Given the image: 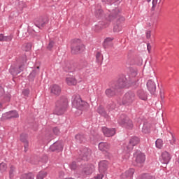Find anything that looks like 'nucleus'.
<instances>
[{"label":"nucleus","mask_w":179,"mask_h":179,"mask_svg":"<svg viewBox=\"0 0 179 179\" xmlns=\"http://www.w3.org/2000/svg\"><path fill=\"white\" fill-rule=\"evenodd\" d=\"M75 138L77 142H83V141H85V136L82 134H77Z\"/></svg>","instance_id":"obj_32"},{"label":"nucleus","mask_w":179,"mask_h":179,"mask_svg":"<svg viewBox=\"0 0 179 179\" xmlns=\"http://www.w3.org/2000/svg\"><path fill=\"white\" fill-rule=\"evenodd\" d=\"M142 179H155V177L148 175H144Z\"/></svg>","instance_id":"obj_45"},{"label":"nucleus","mask_w":179,"mask_h":179,"mask_svg":"<svg viewBox=\"0 0 179 179\" xmlns=\"http://www.w3.org/2000/svg\"><path fill=\"white\" fill-rule=\"evenodd\" d=\"M99 148L102 152H107V150H110V144L107 143H100L99 144Z\"/></svg>","instance_id":"obj_20"},{"label":"nucleus","mask_w":179,"mask_h":179,"mask_svg":"<svg viewBox=\"0 0 179 179\" xmlns=\"http://www.w3.org/2000/svg\"><path fill=\"white\" fill-rule=\"evenodd\" d=\"M157 5V0H152V6L155 8Z\"/></svg>","instance_id":"obj_52"},{"label":"nucleus","mask_w":179,"mask_h":179,"mask_svg":"<svg viewBox=\"0 0 179 179\" xmlns=\"http://www.w3.org/2000/svg\"><path fill=\"white\" fill-rule=\"evenodd\" d=\"M147 87L151 94H153L155 93V92H156V85L155 84V82H153L152 80H149L148 81Z\"/></svg>","instance_id":"obj_15"},{"label":"nucleus","mask_w":179,"mask_h":179,"mask_svg":"<svg viewBox=\"0 0 179 179\" xmlns=\"http://www.w3.org/2000/svg\"><path fill=\"white\" fill-rule=\"evenodd\" d=\"M64 71H69V64H67L66 66L63 65Z\"/></svg>","instance_id":"obj_49"},{"label":"nucleus","mask_w":179,"mask_h":179,"mask_svg":"<svg viewBox=\"0 0 179 179\" xmlns=\"http://www.w3.org/2000/svg\"><path fill=\"white\" fill-rule=\"evenodd\" d=\"M122 26L123 24L122 23H117L116 25L113 27V31L115 33H120V31H122Z\"/></svg>","instance_id":"obj_22"},{"label":"nucleus","mask_w":179,"mask_h":179,"mask_svg":"<svg viewBox=\"0 0 179 179\" xmlns=\"http://www.w3.org/2000/svg\"><path fill=\"white\" fill-rule=\"evenodd\" d=\"M113 40H114V38H106L103 42V47L107 48L108 45H111Z\"/></svg>","instance_id":"obj_24"},{"label":"nucleus","mask_w":179,"mask_h":179,"mask_svg":"<svg viewBox=\"0 0 179 179\" xmlns=\"http://www.w3.org/2000/svg\"><path fill=\"white\" fill-rule=\"evenodd\" d=\"M85 51V45L83 43H74L71 47L72 54H78V52H83Z\"/></svg>","instance_id":"obj_6"},{"label":"nucleus","mask_w":179,"mask_h":179,"mask_svg":"<svg viewBox=\"0 0 179 179\" xmlns=\"http://www.w3.org/2000/svg\"><path fill=\"white\" fill-rule=\"evenodd\" d=\"M155 145L158 149H162V148H163V140L160 138L157 139L155 142Z\"/></svg>","instance_id":"obj_29"},{"label":"nucleus","mask_w":179,"mask_h":179,"mask_svg":"<svg viewBox=\"0 0 179 179\" xmlns=\"http://www.w3.org/2000/svg\"><path fill=\"white\" fill-rule=\"evenodd\" d=\"M102 132L105 136L110 138L115 135V129H108L106 127L102 128Z\"/></svg>","instance_id":"obj_11"},{"label":"nucleus","mask_w":179,"mask_h":179,"mask_svg":"<svg viewBox=\"0 0 179 179\" xmlns=\"http://www.w3.org/2000/svg\"><path fill=\"white\" fill-rule=\"evenodd\" d=\"M22 94H24V96H29V94H30V90H24L22 91Z\"/></svg>","instance_id":"obj_42"},{"label":"nucleus","mask_w":179,"mask_h":179,"mask_svg":"<svg viewBox=\"0 0 179 179\" xmlns=\"http://www.w3.org/2000/svg\"><path fill=\"white\" fill-rule=\"evenodd\" d=\"M0 41H12V36H3V34H0Z\"/></svg>","instance_id":"obj_27"},{"label":"nucleus","mask_w":179,"mask_h":179,"mask_svg":"<svg viewBox=\"0 0 179 179\" xmlns=\"http://www.w3.org/2000/svg\"><path fill=\"white\" fill-rule=\"evenodd\" d=\"M147 50H148V52H150V50H152V46L150 45V43H148Z\"/></svg>","instance_id":"obj_50"},{"label":"nucleus","mask_w":179,"mask_h":179,"mask_svg":"<svg viewBox=\"0 0 179 179\" xmlns=\"http://www.w3.org/2000/svg\"><path fill=\"white\" fill-rule=\"evenodd\" d=\"M94 171V166L92 164L85 165L83 168V176H90Z\"/></svg>","instance_id":"obj_10"},{"label":"nucleus","mask_w":179,"mask_h":179,"mask_svg":"<svg viewBox=\"0 0 179 179\" xmlns=\"http://www.w3.org/2000/svg\"><path fill=\"white\" fill-rule=\"evenodd\" d=\"M66 108H68V99L62 96L57 101L53 113L56 115H62L66 111Z\"/></svg>","instance_id":"obj_1"},{"label":"nucleus","mask_w":179,"mask_h":179,"mask_svg":"<svg viewBox=\"0 0 179 179\" xmlns=\"http://www.w3.org/2000/svg\"><path fill=\"white\" fill-rule=\"evenodd\" d=\"M36 23H38V27H44L47 23H48V20L47 18L41 17L38 20H36Z\"/></svg>","instance_id":"obj_19"},{"label":"nucleus","mask_w":179,"mask_h":179,"mask_svg":"<svg viewBox=\"0 0 179 179\" xmlns=\"http://www.w3.org/2000/svg\"><path fill=\"white\" fill-rule=\"evenodd\" d=\"M22 71H23V66H20V71L18 72L15 71V70H13V69H10V73L14 76H16V75H17V73H20V72H22Z\"/></svg>","instance_id":"obj_34"},{"label":"nucleus","mask_w":179,"mask_h":179,"mask_svg":"<svg viewBox=\"0 0 179 179\" xmlns=\"http://www.w3.org/2000/svg\"><path fill=\"white\" fill-rule=\"evenodd\" d=\"M3 93H5L3 88L1 86H0V97H1V96H3Z\"/></svg>","instance_id":"obj_48"},{"label":"nucleus","mask_w":179,"mask_h":179,"mask_svg":"<svg viewBox=\"0 0 179 179\" xmlns=\"http://www.w3.org/2000/svg\"><path fill=\"white\" fill-rule=\"evenodd\" d=\"M7 169H8V166H6V164L5 163L0 164V171H1V173H3V171H6Z\"/></svg>","instance_id":"obj_36"},{"label":"nucleus","mask_w":179,"mask_h":179,"mask_svg":"<svg viewBox=\"0 0 179 179\" xmlns=\"http://www.w3.org/2000/svg\"><path fill=\"white\" fill-rule=\"evenodd\" d=\"M21 179H34V175L32 173H25L22 176Z\"/></svg>","instance_id":"obj_33"},{"label":"nucleus","mask_w":179,"mask_h":179,"mask_svg":"<svg viewBox=\"0 0 179 179\" xmlns=\"http://www.w3.org/2000/svg\"><path fill=\"white\" fill-rule=\"evenodd\" d=\"M102 13L103 10L101 9H98L95 11V16H96V17H100Z\"/></svg>","instance_id":"obj_40"},{"label":"nucleus","mask_w":179,"mask_h":179,"mask_svg":"<svg viewBox=\"0 0 179 179\" xmlns=\"http://www.w3.org/2000/svg\"><path fill=\"white\" fill-rule=\"evenodd\" d=\"M170 160H171V155H170V153L166 151L162 152L161 155V162L164 163V164H168V163L170 162Z\"/></svg>","instance_id":"obj_12"},{"label":"nucleus","mask_w":179,"mask_h":179,"mask_svg":"<svg viewBox=\"0 0 179 179\" xmlns=\"http://www.w3.org/2000/svg\"><path fill=\"white\" fill-rule=\"evenodd\" d=\"M151 125L150 123L145 122L143 126L142 131L144 134H149L150 132Z\"/></svg>","instance_id":"obj_21"},{"label":"nucleus","mask_w":179,"mask_h":179,"mask_svg":"<svg viewBox=\"0 0 179 179\" xmlns=\"http://www.w3.org/2000/svg\"><path fill=\"white\" fill-rule=\"evenodd\" d=\"M103 177V174H99L96 177H95V179H102Z\"/></svg>","instance_id":"obj_53"},{"label":"nucleus","mask_w":179,"mask_h":179,"mask_svg":"<svg viewBox=\"0 0 179 179\" xmlns=\"http://www.w3.org/2000/svg\"><path fill=\"white\" fill-rule=\"evenodd\" d=\"M134 173H135V169H130L124 173V176H126V177H129L131 178L132 176H134Z\"/></svg>","instance_id":"obj_26"},{"label":"nucleus","mask_w":179,"mask_h":179,"mask_svg":"<svg viewBox=\"0 0 179 179\" xmlns=\"http://www.w3.org/2000/svg\"><path fill=\"white\" fill-rule=\"evenodd\" d=\"M73 106L79 110L80 112L77 114V115H80L82 114V111H85V110H87L89 108V103L82 100V99L79 96H77L73 101Z\"/></svg>","instance_id":"obj_2"},{"label":"nucleus","mask_w":179,"mask_h":179,"mask_svg":"<svg viewBox=\"0 0 179 179\" xmlns=\"http://www.w3.org/2000/svg\"><path fill=\"white\" fill-rule=\"evenodd\" d=\"M134 101H135V94L132 92H127L122 100V103L124 106H131Z\"/></svg>","instance_id":"obj_3"},{"label":"nucleus","mask_w":179,"mask_h":179,"mask_svg":"<svg viewBox=\"0 0 179 179\" xmlns=\"http://www.w3.org/2000/svg\"><path fill=\"white\" fill-rule=\"evenodd\" d=\"M90 155H92V151L87 148H84L80 154L83 160H87L90 157Z\"/></svg>","instance_id":"obj_16"},{"label":"nucleus","mask_w":179,"mask_h":179,"mask_svg":"<svg viewBox=\"0 0 179 179\" xmlns=\"http://www.w3.org/2000/svg\"><path fill=\"white\" fill-rule=\"evenodd\" d=\"M176 141H177V139H176V137H174V136L172 134V139L170 140V143H171V145H176Z\"/></svg>","instance_id":"obj_41"},{"label":"nucleus","mask_w":179,"mask_h":179,"mask_svg":"<svg viewBox=\"0 0 179 179\" xmlns=\"http://www.w3.org/2000/svg\"><path fill=\"white\" fill-rule=\"evenodd\" d=\"M99 30H101V27H99V25H96L95 27V31H99Z\"/></svg>","instance_id":"obj_54"},{"label":"nucleus","mask_w":179,"mask_h":179,"mask_svg":"<svg viewBox=\"0 0 179 179\" xmlns=\"http://www.w3.org/2000/svg\"><path fill=\"white\" fill-rule=\"evenodd\" d=\"M53 132L55 134V135H58V134H59V129L57 127L53 128Z\"/></svg>","instance_id":"obj_47"},{"label":"nucleus","mask_w":179,"mask_h":179,"mask_svg":"<svg viewBox=\"0 0 179 179\" xmlns=\"http://www.w3.org/2000/svg\"><path fill=\"white\" fill-rule=\"evenodd\" d=\"M146 160V156L142 152H137L136 156V163L137 166H141Z\"/></svg>","instance_id":"obj_8"},{"label":"nucleus","mask_w":179,"mask_h":179,"mask_svg":"<svg viewBox=\"0 0 179 179\" xmlns=\"http://www.w3.org/2000/svg\"><path fill=\"white\" fill-rule=\"evenodd\" d=\"M23 51H30L31 50V43H25L22 45Z\"/></svg>","instance_id":"obj_30"},{"label":"nucleus","mask_w":179,"mask_h":179,"mask_svg":"<svg viewBox=\"0 0 179 179\" xmlns=\"http://www.w3.org/2000/svg\"><path fill=\"white\" fill-rule=\"evenodd\" d=\"M66 83L69 86H75L77 85L78 80H76V78H75V77L69 76L66 78Z\"/></svg>","instance_id":"obj_14"},{"label":"nucleus","mask_w":179,"mask_h":179,"mask_svg":"<svg viewBox=\"0 0 179 179\" xmlns=\"http://www.w3.org/2000/svg\"><path fill=\"white\" fill-rule=\"evenodd\" d=\"M115 108V106H113L112 107H110L111 110H114Z\"/></svg>","instance_id":"obj_55"},{"label":"nucleus","mask_w":179,"mask_h":179,"mask_svg":"<svg viewBox=\"0 0 179 179\" xmlns=\"http://www.w3.org/2000/svg\"><path fill=\"white\" fill-rule=\"evenodd\" d=\"M50 94L52 96H59L61 94V86L53 84L50 87Z\"/></svg>","instance_id":"obj_7"},{"label":"nucleus","mask_w":179,"mask_h":179,"mask_svg":"<svg viewBox=\"0 0 179 179\" xmlns=\"http://www.w3.org/2000/svg\"><path fill=\"white\" fill-rule=\"evenodd\" d=\"M96 61L97 62H101V61H103V56L101 55V52H97L96 55Z\"/></svg>","instance_id":"obj_38"},{"label":"nucleus","mask_w":179,"mask_h":179,"mask_svg":"<svg viewBox=\"0 0 179 179\" xmlns=\"http://www.w3.org/2000/svg\"><path fill=\"white\" fill-rule=\"evenodd\" d=\"M15 166H11L10 172H9V176L10 179H12V178L15 176Z\"/></svg>","instance_id":"obj_35"},{"label":"nucleus","mask_w":179,"mask_h":179,"mask_svg":"<svg viewBox=\"0 0 179 179\" xmlns=\"http://www.w3.org/2000/svg\"><path fill=\"white\" fill-rule=\"evenodd\" d=\"M139 142H141V140L138 137H132L129 141V145L126 147V152H131L134 149V146L138 145Z\"/></svg>","instance_id":"obj_5"},{"label":"nucleus","mask_w":179,"mask_h":179,"mask_svg":"<svg viewBox=\"0 0 179 179\" xmlns=\"http://www.w3.org/2000/svg\"><path fill=\"white\" fill-rule=\"evenodd\" d=\"M24 152L29 149V141L24 143Z\"/></svg>","instance_id":"obj_43"},{"label":"nucleus","mask_w":179,"mask_h":179,"mask_svg":"<svg viewBox=\"0 0 179 179\" xmlns=\"http://www.w3.org/2000/svg\"><path fill=\"white\" fill-rule=\"evenodd\" d=\"M52 47H54V41H51L48 45V50H51Z\"/></svg>","instance_id":"obj_46"},{"label":"nucleus","mask_w":179,"mask_h":179,"mask_svg":"<svg viewBox=\"0 0 179 179\" xmlns=\"http://www.w3.org/2000/svg\"><path fill=\"white\" fill-rule=\"evenodd\" d=\"M39 69H40V66H37L36 69L33 70L29 75L30 78H34L36 75L38 73Z\"/></svg>","instance_id":"obj_31"},{"label":"nucleus","mask_w":179,"mask_h":179,"mask_svg":"<svg viewBox=\"0 0 179 179\" xmlns=\"http://www.w3.org/2000/svg\"><path fill=\"white\" fill-rule=\"evenodd\" d=\"M150 37H151V32H150V31H148L146 33V38H150Z\"/></svg>","instance_id":"obj_51"},{"label":"nucleus","mask_w":179,"mask_h":179,"mask_svg":"<svg viewBox=\"0 0 179 179\" xmlns=\"http://www.w3.org/2000/svg\"><path fill=\"white\" fill-rule=\"evenodd\" d=\"M115 1H119V0H115Z\"/></svg>","instance_id":"obj_58"},{"label":"nucleus","mask_w":179,"mask_h":179,"mask_svg":"<svg viewBox=\"0 0 179 179\" xmlns=\"http://www.w3.org/2000/svg\"><path fill=\"white\" fill-rule=\"evenodd\" d=\"M10 118H19V113L16 110H13L3 114L2 120H9Z\"/></svg>","instance_id":"obj_9"},{"label":"nucleus","mask_w":179,"mask_h":179,"mask_svg":"<svg viewBox=\"0 0 179 179\" xmlns=\"http://www.w3.org/2000/svg\"><path fill=\"white\" fill-rule=\"evenodd\" d=\"M116 93H117V89H115L114 87H110V88H108L105 91V94L108 97H113V96H115Z\"/></svg>","instance_id":"obj_17"},{"label":"nucleus","mask_w":179,"mask_h":179,"mask_svg":"<svg viewBox=\"0 0 179 179\" xmlns=\"http://www.w3.org/2000/svg\"><path fill=\"white\" fill-rule=\"evenodd\" d=\"M150 1H152V0H147V2H150Z\"/></svg>","instance_id":"obj_57"},{"label":"nucleus","mask_w":179,"mask_h":179,"mask_svg":"<svg viewBox=\"0 0 179 179\" xmlns=\"http://www.w3.org/2000/svg\"><path fill=\"white\" fill-rule=\"evenodd\" d=\"M45 177H47V172H45V171H41L36 176V179H44Z\"/></svg>","instance_id":"obj_28"},{"label":"nucleus","mask_w":179,"mask_h":179,"mask_svg":"<svg viewBox=\"0 0 179 179\" xmlns=\"http://www.w3.org/2000/svg\"><path fill=\"white\" fill-rule=\"evenodd\" d=\"M97 113H99V114H101V115H104V114H106L104 108L103 106H99L97 109Z\"/></svg>","instance_id":"obj_39"},{"label":"nucleus","mask_w":179,"mask_h":179,"mask_svg":"<svg viewBox=\"0 0 179 179\" xmlns=\"http://www.w3.org/2000/svg\"><path fill=\"white\" fill-rule=\"evenodd\" d=\"M138 96L141 100H146L148 99V96L146 95V93L143 90L138 91Z\"/></svg>","instance_id":"obj_23"},{"label":"nucleus","mask_w":179,"mask_h":179,"mask_svg":"<svg viewBox=\"0 0 179 179\" xmlns=\"http://www.w3.org/2000/svg\"><path fill=\"white\" fill-rule=\"evenodd\" d=\"M71 169V170H76V162H73L70 165Z\"/></svg>","instance_id":"obj_44"},{"label":"nucleus","mask_w":179,"mask_h":179,"mask_svg":"<svg viewBox=\"0 0 179 179\" xmlns=\"http://www.w3.org/2000/svg\"><path fill=\"white\" fill-rule=\"evenodd\" d=\"M2 108V103H0V110Z\"/></svg>","instance_id":"obj_56"},{"label":"nucleus","mask_w":179,"mask_h":179,"mask_svg":"<svg viewBox=\"0 0 179 179\" xmlns=\"http://www.w3.org/2000/svg\"><path fill=\"white\" fill-rule=\"evenodd\" d=\"M118 122L120 124V125H124V127L128 128L129 129H131V128L134 127L132 124V121L124 115L120 116V119L118 120Z\"/></svg>","instance_id":"obj_4"},{"label":"nucleus","mask_w":179,"mask_h":179,"mask_svg":"<svg viewBox=\"0 0 179 179\" xmlns=\"http://www.w3.org/2000/svg\"><path fill=\"white\" fill-rule=\"evenodd\" d=\"M108 166V162L107 161H101L99 162V171L101 173H104L107 170V166Z\"/></svg>","instance_id":"obj_18"},{"label":"nucleus","mask_w":179,"mask_h":179,"mask_svg":"<svg viewBox=\"0 0 179 179\" xmlns=\"http://www.w3.org/2000/svg\"><path fill=\"white\" fill-rule=\"evenodd\" d=\"M123 87H125V82L122 79H120L116 84V89H122Z\"/></svg>","instance_id":"obj_25"},{"label":"nucleus","mask_w":179,"mask_h":179,"mask_svg":"<svg viewBox=\"0 0 179 179\" xmlns=\"http://www.w3.org/2000/svg\"><path fill=\"white\" fill-rule=\"evenodd\" d=\"M20 141L23 142V143L28 142L27 141V134H22L20 135Z\"/></svg>","instance_id":"obj_37"},{"label":"nucleus","mask_w":179,"mask_h":179,"mask_svg":"<svg viewBox=\"0 0 179 179\" xmlns=\"http://www.w3.org/2000/svg\"><path fill=\"white\" fill-rule=\"evenodd\" d=\"M63 146H62V143L61 142H56L55 143H53L52 145H50V150L52 152H55V151H58L60 152L61 150H62L63 149Z\"/></svg>","instance_id":"obj_13"}]
</instances>
